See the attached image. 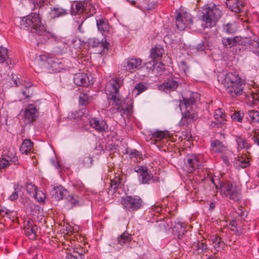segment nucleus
Wrapping results in <instances>:
<instances>
[{
	"label": "nucleus",
	"mask_w": 259,
	"mask_h": 259,
	"mask_svg": "<svg viewBox=\"0 0 259 259\" xmlns=\"http://www.w3.org/2000/svg\"><path fill=\"white\" fill-rule=\"evenodd\" d=\"M142 7L145 10H150L155 8V4L150 2L149 0H145L142 4Z\"/></svg>",
	"instance_id": "48"
},
{
	"label": "nucleus",
	"mask_w": 259,
	"mask_h": 259,
	"mask_svg": "<svg viewBox=\"0 0 259 259\" xmlns=\"http://www.w3.org/2000/svg\"><path fill=\"white\" fill-rule=\"evenodd\" d=\"M222 158L224 161V162L226 164V165H229V159L228 158V157L227 155H222Z\"/></svg>",
	"instance_id": "62"
},
{
	"label": "nucleus",
	"mask_w": 259,
	"mask_h": 259,
	"mask_svg": "<svg viewBox=\"0 0 259 259\" xmlns=\"http://www.w3.org/2000/svg\"><path fill=\"white\" fill-rule=\"evenodd\" d=\"M244 114L242 112L237 111L231 115V118L234 121L242 122Z\"/></svg>",
	"instance_id": "45"
},
{
	"label": "nucleus",
	"mask_w": 259,
	"mask_h": 259,
	"mask_svg": "<svg viewBox=\"0 0 259 259\" xmlns=\"http://www.w3.org/2000/svg\"><path fill=\"white\" fill-rule=\"evenodd\" d=\"M130 155H132V156H134L136 158V159L137 160V161H138V158L139 157V159H141V155L140 154V152L136 150H133L131 151V153H130Z\"/></svg>",
	"instance_id": "56"
},
{
	"label": "nucleus",
	"mask_w": 259,
	"mask_h": 259,
	"mask_svg": "<svg viewBox=\"0 0 259 259\" xmlns=\"http://www.w3.org/2000/svg\"><path fill=\"white\" fill-rule=\"evenodd\" d=\"M96 23L98 30L104 36V38H107V34L110 31V27L107 21L103 18H99L96 19Z\"/></svg>",
	"instance_id": "19"
},
{
	"label": "nucleus",
	"mask_w": 259,
	"mask_h": 259,
	"mask_svg": "<svg viewBox=\"0 0 259 259\" xmlns=\"http://www.w3.org/2000/svg\"><path fill=\"white\" fill-rule=\"evenodd\" d=\"M254 143L259 146V134H255L252 138Z\"/></svg>",
	"instance_id": "59"
},
{
	"label": "nucleus",
	"mask_w": 259,
	"mask_h": 259,
	"mask_svg": "<svg viewBox=\"0 0 259 259\" xmlns=\"http://www.w3.org/2000/svg\"><path fill=\"white\" fill-rule=\"evenodd\" d=\"M245 86L246 82L244 80L236 84H233L231 86H228V88L225 89L228 94H229L232 97L235 98L240 96L243 94H245V92L244 91Z\"/></svg>",
	"instance_id": "11"
},
{
	"label": "nucleus",
	"mask_w": 259,
	"mask_h": 259,
	"mask_svg": "<svg viewBox=\"0 0 259 259\" xmlns=\"http://www.w3.org/2000/svg\"><path fill=\"white\" fill-rule=\"evenodd\" d=\"M170 135L168 131H156L152 134L151 139H154L156 142L158 141L163 144L165 142V141L170 139Z\"/></svg>",
	"instance_id": "27"
},
{
	"label": "nucleus",
	"mask_w": 259,
	"mask_h": 259,
	"mask_svg": "<svg viewBox=\"0 0 259 259\" xmlns=\"http://www.w3.org/2000/svg\"><path fill=\"white\" fill-rule=\"evenodd\" d=\"M9 58L8 50L5 48H0V63L6 61Z\"/></svg>",
	"instance_id": "47"
},
{
	"label": "nucleus",
	"mask_w": 259,
	"mask_h": 259,
	"mask_svg": "<svg viewBox=\"0 0 259 259\" xmlns=\"http://www.w3.org/2000/svg\"><path fill=\"white\" fill-rule=\"evenodd\" d=\"M221 8V7L216 5L204 7L202 10V20L203 22H205V26H203L201 24V21L198 20L195 22V27L200 24L203 28L214 26L223 15V12Z\"/></svg>",
	"instance_id": "3"
},
{
	"label": "nucleus",
	"mask_w": 259,
	"mask_h": 259,
	"mask_svg": "<svg viewBox=\"0 0 259 259\" xmlns=\"http://www.w3.org/2000/svg\"><path fill=\"white\" fill-rule=\"evenodd\" d=\"M226 5L231 11L237 13H240L244 7L241 0H227Z\"/></svg>",
	"instance_id": "26"
},
{
	"label": "nucleus",
	"mask_w": 259,
	"mask_h": 259,
	"mask_svg": "<svg viewBox=\"0 0 259 259\" xmlns=\"http://www.w3.org/2000/svg\"><path fill=\"white\" fill-rule=\"evenodd\" d=\"M85 11L89 12L90 13L89 16H91L93 15L94 13H95V9L94 7H93L90 4H88L87 9L85 10Z\"/></svg>",
	"instance_id": "55"
},
{
	"label": "nucleus",
	"mask_w": 259,
	"mask_h": 259,
	"mask_svg": "<svg viewBox=\"0 0 259 259\" xmlns=\"http://www.w3.org/2000/svg\"><path fill=\"white\" fill-rule=\"evenodd\" d=\"M230 225L232 227V228L231 229L232 231L234 232L237 231V230L236 229L237 224L236 222V221H232V222H230Z\"/></svg>",
	"instance_id": "58"
},
{
	"label": "nucleus",
	"mask_w": 259,
	"mask_h": 259,
	"mask_svg": "<svg viewBox=\"0 0 259 259\" xmlns=\"http://www.w3.org/2000/svg\"><path fill=\"white\" fill-rule=\"evenodd\" d=\"M120 203L125 211L131 213L140 209L144 205V202L142 198L135 195L121 197Z\"/></svg>",
	"instance_id": "5"
},
{
	"label": "nucleus",
	"mask_w": 259,
	"mask_h": 259,
	"mask_svg": "<svg viewBox=\"0 0 259 259\" xmlns=\"http://www.w3.org/2000/svg\"><path fill=\"white\" fill-rule=\"evenodd\" d=\"M10 213V211L8 209L0 208V215L2 217H4L6 215H7Z\"/></svg>",
	"instance_id": "57"
},
{
	"label": "nucleus",
	"mask_w": 259,
	"mask_h": 259,
	"mask_svg": "<svg viewBox=\"0 0 259 259\" xmlns=\"http://www.w3.org/2000/svg\"><path fill=\"white\" fill-rule=\"evenodd\" d=\"M142 62V60L139 58H128L124 61L123 68L126 71H131L136 69H139Z\"/></svg>",
	"instance_id": "15"
},
{
	"label": "nucleus",
	"mask_w": 259,
	"mask_h": 259,
	"mask_svg": "<svg viewBox=\"0 0 259 259\" xmlns=\"http://www.w3.org/2000/svg\"><path fill=\"white\" fill-rule=\"evenodd\" d=\"M18 190L17 189H15V191L13 193L9 196V199L11 201H14L18 199Z\"/></svg>",
	"instance_id": "54"
},
{
	"label": "nucleus",
	"mask_w": 259,
	"mask_h": 259,
	"mask_svg": "<svg viewBox=\"0 0 259 259\" xmlns=\"http://www.w3.org/2000/svg\"><path fill=\"white\" fill-rule=\"evenodd\" d=\"M31 83L25 80H22L21 85H24L25 88H28L31 86Z\"/></svg>",
	"instance_id": "61"
},
{
	"label": "nucleus",
	"mask_w": 259,
	"mask_h": 259,
	"mask_svg": "<svg viewBox=\"0 0 259 259\" xmlns=\"http://www.w3.org/2000/svg\"><path fill=\"white\" fill-rule=\"evenodd\" d=\"M241 41V37L236 36L233 37H223L222 42L226 48H230L239 44Z\"/></svg>",
	"instance_id": "29"
},
{
	"label": "nucleus",
	"mask_w": 259,
	"mask_h": 259,
	"mask_svg": "<svg viewBox=\"0 0 259 259\" xmlns=\"http://www.w3.org/2000/svg\"><path fill=\"white\" fill-rule=\"evenodd\" d=\"M183 100L180 101L179 107L183 113V117L180 122L181 125H184L186 123L188 122V119H194L196 117V112L193 111V106L196 102V99L194 95L189 98H185L183 97Z\"/></svg>",
	"instance_id": "4"
},
{
	"label": "nucleus",
	"mask_w": 259,
	"mask_h": 259,
	"mask_svg": "<svg viewBox=\"0 0 259 259\" xmlns=\"http://www.w3.org/2000/svg\"><path fill=\"white\" fill-rule=\"evenodd\" d=\"M245 80L242 78L238 72L230 71L227 73L224 78L223 84L225 88Z\"/></svg>",
	"instance_id": "13"
},
{
	"label": "nucleus",
	"mask_w": 259,
	"mask_h": 259,
	"mask_svg": "<svg viewBox=\"0 0 259 259\" xmlns=\"http://www.w3.org/2000/svg\"><path fill=\"white\" fill-rule=\"evenodd\" d=\"M38 109L33 104H29L24 112V118L26 123H30L35 121L38 117Z\"/></svg>",
	"instance_id": "12"
},
{
	"label": "nucleus",
	"mask_w": 259,
	"mask_h": 259,
	"mask_svg": "<svg viewBox=\"0 0 259 259\" xmlns=\"http://www.w3.org/2000/svg\"><path fill=\"white\" fill-rule=\"evenodd\" d=\"M20 25L22 28L42 36L44 39L51 38L54 40L57 39V36L55 33L46 30L42 25L39 14L33 13L23 17L20 21Z\"/></svg>",
	"instance_id": "2"
},
{
	"label": "nucleus",
	"mask_w": 259,
	"mask_h": 259,
	"mask_svg": "<svg viewBox=\"0 0 259 259\" xmlns=\"http://www.w3.org/2000/svg\"><path fill=\"white\" fill-rule=\"evenodd\" d=\"M176 24L178 29L180 30H184L187 27L190 28H194L193 22L191 15L187 13H179L176 17Z\"/></svg>",
	"instance_id": "8"
},
{
	"label": "nucleus",
	"mask_w": 259,
	"mask_h": 259,
	"mask_svg": "<svg viewBox=\"0 0 259 259\" xmlns=\"http://www.w3.org/2000/svg\"><path fill=\"white\" fill-rule=\"evenodd\" d=\"M74 82L77 86L88 87L90 84L89 77L87 73L79 72L74 76Z\"/></svg>",
	"instance_id": "18"
},
{
	"label": "nucleus",
	"mask_w": 259,
	"mask_h": 259,
	"mask_svg": "<svg viewBox=\"0 0 259 259\" xmlns=\"http://www.w3.org/2000/svg\"><path fill=\"white\" fill-rule=\"evenodd\" d=\"M250 48L253 53L259 56V41H253L250 44Z\"/></svg>",
	"instance_id": "49"
},
{
	"label": "nucleus",
	"mask_w": 259,
	"mask_h": 259,
	"mask_svg": "<svg viewBox=\"0 0 259 259\" xmlns=\"http://www.w3.org/2000/svg\"><path fill=\"white\" fill-rule=\"evenodd\" d=\"M248 113L250 122L259 123V111L251 110L249 111Z\"/></svg>",
	"instance_id": "44"
},
{
	"label": "nucleus",
	"mask_w": 259,
	"mask_h": 259,
	"mask_svg": "<svg viewBox=\"0 0 259 259\" xmlns=\"http://www.w3.org/2000/svg\"><path fill=\"white\" fill-rule=\"evenodd\" d=\"M237 30V25L235 22L228 23L223 26V31L228 34H234Z\"/></svg>",
	"instance_id": "39"
},
{
	"label": "nucleus",
	"mask_w": 259,
	"mask_h": 259,
	"mask_svg": "<svg viewBox=\"0 0 259 259\" xmlns=\"http://www.w3.org/2000/svg\"><path fill=\"white\" fill-rule=\"evenodd\" d=\"M122 178L119 174H116L114 176V178L111 180V187L113 188L114 190L118 188L121 183Z\"/></svg>",
	"instance_id": "43"
},
{
	"label": "nucleus",
	"mask_w": 259,
	"mask_h": 259,
	"mask_svg": "<svg viewBox=\"0 0 259 259\" xmlns=\"http://www.w3.org/2000/svg\"><path fill=\"white\" fill-rule=\"evenodd\" d=\"M65 207L67 209H71L74 207L78 206L82 202L81 198L77 195H68L66 198Z\"/></svg>",
	"instance_id": "22"
},
{
	"label": "nucleus",
	"mask_w": 259,
	"mask_h": 259,
	"mask_svg": "<svg viewBox=\"0 0 259 259\" xmlns=\"http://www.w3.org/2000/svg\"><path fill=\"white\" fill-rule=\"evenodd\" d=\"M135 172L139 174V180L143 184H149L153 177L147 167L137 166L134 168Z\"/></svg>",
	"instance_id": "10"
},
{
	"label": "nucleus",
	"mask_w": 259,
	"mask_h": 259,
	"mask_svg": "<svg viewBox=\"0 0 259 259\" xmlns=\"http://www.w3.org/2000/svg\"><path fill=\"white\" fill-rule=\"evenodd\" d=\"M132 239L131 235L126 232H124L117 238V241L120 245H123L128 244L131 241Z\"/></svg>",
	"instance_id": "38"
},
{
	"label": "nucleus",
	"mask_w": 259,
	"mask_h": 259,
	"mask_svg": "<svg viewBox=\"0 0 259 259\" xmlns=\"http://www.w3.org/2000/svg\"><path fill=\"white\" fill-rule=\"evenodd\" d=\"M88 43L93 48H99L102 51L105 49H107L109 46L107 38H105L104 41H103V39L100 40L98 38L95 37L90 38L89 39Z\"/></svg>",
	"instance_id": "20"
},
{
	"label": "nucleus",
	"mask_w": 259,
	"mask_h": 259,
	"mask_svg": "<svg viewBox=\"0 0 259 259\" xmlns=\"http://www.w3.org/2000/svg\"><path fill=\"white\" fill-rule=\"evenodd\" d=\"M88 3L85 2H78L75 5H72L71 14V15H77L82 13L87 9Z\"/></svg>",
	"instance_id": "31"
},
{
	"label": "nucleus",
	"mask_w": 259,
	"mask_h": 259,
	"mask_svg": "<svg viewBox=\"0 0 259 259\" xmlns=\"http://www.w3.org/2000/svg\"><path fill=\"white\" fill-rule=\"evenodd\" d=\"M89 122L90 126L98 132L105 131L108 128L106 121L101 119L90 118Z\"/></svg>",
	"instance_id": "16"
},
{
	"label": "nucleus",
	"mask_w": 259,
	"mask_h": 259,
	"mask_svg": "<svg viewBox=\"0 0 259 259\" xmlns=\"http://www.w3.org/2000/svg\"><path fill=\"white\" fill-rule=\"evenodd\" d=\"M155 62L154 61H152V62H149L145 64V66L149 71H153V69L155 68Z\"/></svg>",
	"instance_id": "53"
},
{
	"label": "nucleus",
	"mask_w": 259,
	"mask_h": 259,
	"mask_svg": "<svg viewBox=\"0 0 259 259\" xmlns=\"http://www.w3.org/2000/svg\"><path fill=\"white\" fill-rule=\"evenodd\" d=\"M173 234L178 238L180 239L186 232V224L180 222L171 224Z\"/></svg>",
	"instance_id": "28"
},
{
	"label": "nucleus",
	"mask_w": 259,
	"mask_h": 259,
	"mask_svg": "<svg viewBox=\"0 0 259 259\" xmlns=\"http://www.w3.org/2000/svg\"><path fill=\"white\" fill-rule=\"evenodd\" d=\"M37 230V226L33 224L32 221H28L24 228L26 235L31 240L35 239Z\"/></svg>",
	"instance_id": "23"
},
{
	"label": "nucleus",
	"mask_w": 259,
	"mask_h": 259,
	"mask_svg": "<svg viewBox=\"0 0 259 259\" xmlns=\"http://www.w3.org/2000/svg\"><path fill=\"white\" fill-rule=\"evenodd\" d=\"M77 250H74L71 253H68L66 256V259H78L79 257L80 258H83L84 256L83 254L81 252H80L78 250L80 249H76Z\"/></svg>",
	"instance_id": "42"
},
{
	"label": "nucleus",
	"mask_w": 259,
	"mask_h": 259,
	"mask_svg": "<svg viewBox=\"0 0 259 259\" xmlns=\"http://www.w3.org/2000/svg\"><path fill=\"white\" fill-rule=\"evenodd\" d=\"M13 79H14V83L16 87H19L20 85H21L22 79H20L19 78H16L14 79V77L13 78Z\"/></svg>",
	"instance_id": "60"
},
{
	"label": "nucleus",
	"mask_w": 259,
	"mask_h": 259,
	"mask_svg": "<svg viewBox=\"0 0 259 259\" xmlns=\"http://www.w3.org/2000/svg\"><path fill=\"white\" fill-rule=\"evenodd\" d=\"M197 49L198 51H203L204 49L203 42L199 44L197 46Z\"/></svg>",
	"instance_id": "63"
},
{
	"label": "nucleus",
	"mask_w": 259,
	"mask_h": 259,
	"mask_svg": "<svg viewBox=\"0 0 259 259\" xmlns=\"http://www.w3.org/2000/svg\"><path fill=\"white\" fill-rule=\"evenodd\" d=\"M39 59L42 62H47L48 65L52 68V70L54 71L59 72L63 67L61 61L50 54L41 55L39 56Z\"/></svg>",
	"instance_id": "9"
},
{
	"label": "nucleus",
	"mask_w": 259,
	"mask_h": 259,
	"mask_svg": "<svg viewBox=\"0 0 259 259\" xmlns=\"http://www.w3.org/2000/svg\"><path fill=\"white\" fill-rule=\"evenodd\" d=\"M32 4L34 5L35 8H41L47 2V0H31Z\"/></svg>",
	"instance_id": "50"
},
{
	"label": "nucleus",
	"mask_w": 259,
	"mask_h": 259,
	"mask_svg": "<svg viewBox=\"0 0 259 259\" xmlns=\"http://www.w3.org/2000/svg\"><path fill=\"white\" fill-rule=\"evenodd\" d=\"M193 249L197 251L198 254L203 253L208 249L207 245L205 242L198 241L193 244Z\"/></svg>",
	"instance_id": "40"
},
{
	"label": "nucleus",
	"mask_w": 259,
	"mask_h": 259,
	"mask_svg": "<svg viewBox=\"0 0 259 259\" xmlns=\"http://www.w3.org/2000/svg\"><path fill=\"white\" fill-rule=\"evenodd\" d=\"M27 191L29 193L30 196H33L38 202H43L46 198V195L44 192L40 190H36L35 187L30 185L27 186Z\"/></svg>",
	"instance_id": "24"
},
{
	"label": "nucleus",
	"mask_w": 259,
	"mask_h": 259,
	"mask_svg": "<svg viewBox=\"0 0 259 259\" xmlns=\"http://www.w3.org/2000/svg\"><path fill=\"white\" fill-rule=\"evenodd\" d=\"M147 89V87L144 82H140L137 83L133 89L132 94H135L136 96L140 93L144 92Z\"/></svg>",
	"instance_id": "41"
},
{
	"label": "nucleus",
	"mask_w": 259,
	"mask_h": 259,
	"mask_svg": "<svg viewBox=\"0 0 259 259\" xmlns=\"http://www.w3.org/2000/svg\"><path fill=\"white\" fill-rule=\"evenodd\" d=\"M123 84V80L120 77L111 79L105 88L108 99L112 101V105L116 110L123 114H130L133 108V101L131 98L123 99L119 93V89Z\"/></svg>",
	"instance_id": "1"
},
{
	"label": "nucleus",
	"mask_w": 259,
	"mask_h": 259,
	"mask_svg": "<svg viewBox=\"0 0 259 259\" xmlns=\"http://www.w3.org/2000/svg\"><path fill=\"white\" fill-rule=\"evenodd\" d=\"M220 188L222 192L229 199L234 201L241 199V189L235 183L230 181L221 182Z\"/></svg>",
	"instance_id": "6"
},
{
	"label": "nucleus",
	"mask_w": 259,
	"mask_h": 259,
	"mask_svg": "<svg viewBox=\"0 0 259 259\" xmlns=\"http://www.w3.org/2000/svg\"><path fill=\"white\" fill-rule=\"evenodd\" d=\"M213 115L215 119V121L212 122L214 124L213 126H216L218 128L225 127L226 115L223 113L222 110L220 108L215 110Z\"/></svg>",
	"instance_id": "17"
},
{
	"label": "nucleus",
	"mask_w": 259,
	"mask_h": 259,
	"mask_svg": "<svg viewBox=\"0 0 259 259\" xmlns=\"http://www.w3.org/2000/svg\"><path fill=\"white\" fill-rule=\"evenodd\" d=\"M178 86V82L172 79H168L159 86V90L165 92L175 91Z\"/></svg>",
	"instance_id": "25"
},
{
	"label": "nucleus",
	"mask_w": 259,
	"mask_h": 259,
	"mask_svg": "<svg viewBox=\"0 0 259 259\" xmlns=\"http://www.w3.org/2000/svg\"><path fill=\"white\" fill-rule=\"evenodd\" d=\"M164 53L163 49L159 46L152 48L150 51V57L153 59H160Z\"/></svg>",
	"instance_id": "35"
},
{
	"label": "nucleus",
	"mask_w": 259,
	"mask_h": 259,
	"mask_svg": "<svg viewBox=\"0 0 259 259\" xmlns=\"http://www.w3.org/2000/svg\"><path fill=\"white\" fill-rule=\"evenodd\" d=\"M252 98L254 100H256L259 102V94H251Z\"/></svg>",
	"instance_id": "64"
},
{
	"label": "nucleus",
	"mask_w": 259,
	"mask_h": 259,
	"mask_svg": "<svg viewBox=\"0 0 259 259\" xmlns=\"http://www.w3.org/2000/svg\"><path fill=\"white\" fill-rule=\"evenodd\" d=\"M212 150L213 152L217 153H222L225 154H227L229 150L226 146L218 140H215L211 142Z\"/></svg>",
	"instance_id": "32"
},
{
	"label": "nucleus",
	"mask_w": 259,
	"mask_h": 259,
	"mask_svg": "<svg viewBox=\"0 0 259 259\" xmlns=\"http://www.w3.org/2000/svg\"><path fill=\"white\" fill-rule=\"evenodd\" d=\"M185 163L187 168V171L191 172L203 166V156L201 155H188L185 159Z\"/></svg>",
	"instance_id": "7"
},
{
	"label": "nucleus",
	"mask_w": 259,
	"mask_h": 259,
	"mask_svg": "<svg viewBox=\"0 0 259 259\" xmlns=\"http://www.w3.org/2000/svg\"><path fill=\"white\" fill-rule=\"evenodd\" d=\"M89 96L86 93H81L79 96V103L81 105H87L89 103Z\"/></svg>",
	"instance_id": "46"
},
{
	"label": "nucleus",
	"mask_w": 259,
	"mask_h": 259,
	"mask_svg": "<svg viewBox=\"0 0 259 259\" xmlns=\"http://www.w3.org/2000/svg\"><path fill=\"white\" fill-rule=\"evenodd\" d=\"M33 148V143L30 139H25L23 141L20 147V151L22 154H28Z\"/></svg>",
	"instance_id": "36"
},
{
	"label": "nucleus",
	"mask_w": 259,
	"mask_h": 259,
	"mask_svg": "<svg viewBox=\"0 0 259 259\" xmlns=\"http://www.w3.org/2000/svg\"><path fill=\"white\" fill-rule=\"evenodd\" d=\"M67 14V10L60 7L53 8L50 12L51 16L53 18L64 16Z\"/></svg>",
	"instance_id": "34"
},
{
	"label": "nucleus",
	"mask_w": 259,
	"mask_h": 259,
	"mask_svg": "<svg viewBox=\"0 0 259 259\" xmlns=\"http://www.w3.org/2000/svg\"><path fill=\"white\" fill-rule=\"evenodd\" d=\"M51 193L52 196L57 201L63 199L68 194L67 191L62 186H54Z\"/></svg>",
	"instance_id": "21"
},
{
	"label": "nucleus",
	"mask_w": 259,
	"mask_h": 259,
	"mask_svg": "<svg viewBox=\"0 0 259 259\" xmlns=\"http://www.w3.org/2000/svg\"><path fill=\"white\" fill-rule=\"evenodd\" d=\"M5 157H0V169L7 167L11 163L15 165L19 164L18 158L13 151H8L7 153H4Z\"/></svg>",
	"instance_id": "14"
},
{
	"label": "nucleus",
	"mask_w": 259,
	"mask_h": 259,
	"mask_svg": "<svg viewBox=\"0 0 259 259\" xmlns=\"http://www.w3.org/2000/svg\"><path fill=\"white\" fill-rule=\"evenodd\" d=\"M210 239L213 247L216 251H220L225 248L226 244L220 236L217 235H212Z\"/></svg>",
	"instance_id": "30"
},
{
	"label": "nucleus",
	"mask_w": 259,
	"mask_h": 259,
	"mask_svg": "<svg viewBox=\"0 0 259 259\" xmlns=\"http://www.w3.org/2000/svg\"><path fill=\"white\" fill-rule=\"evenodd\" d=\"M157 226L159 228V231H164L168 227V224L164 221H160L157 222Z\"/></svg>",
	"instance_id": "52"
},
{
	"label": "nucleus",
	"mask_w": 259,
	"mask_h": 259,
	"mask_svg": "<svg viewBox=\"0 0 259 259\" xmlns=\"http://www.w3.org/2000/svg\"><path fill=\"white\" fill-rule=\"evenodd\" d=\"M235 137L238 149H248L250 147V144L244 138L240 136H236Z\"/></svg>",
	"instance_id": "37"
},
{
	"label": "nucleus",
	"mask_w": 259,
	"mask_h": 259,
	"mask_svg": "<svg viewBox=\"0 0 259 259\" xmlns=\"http://www.w3.org/2000/svg\"><path fill=\"white\" fill-rule=\"evenodd\" d=\"M93 159L89 156L84 157L82 160V163L84 166L89 167L92 165Z\"/></svg>",
	"instance_id": "51"
},
{
	"label": "nucleus",
	"mask_w": 259,
	"mask_h": 259,
	"mask_svg": "<svg viewBox=\"0 0 259 259\" xmlns=\"http://www.w3.org/2000/svg\"><path fill=\"white\" fill-rule=\"evenodd\" d=\"M250 164L248 157L246 155L238 156L235 161V165L239 168H246Z\"/></svg>",
	"instance_id": "33"
}]
</instances>
